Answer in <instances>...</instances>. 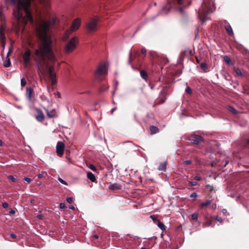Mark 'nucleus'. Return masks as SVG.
<instances>
[{
    "instance_id": "338daca9",
    "label": "nucleus",
    "mask_w": 249,
    "mask_h": 249,
    "mask_svg": "<svg viewBox=\"0 0 249 249\" xmlns=\"http://www.w3.org/2000/svg\"><path fill=\"white\" fill-rule=\"evenodd\" d=\"M196 61L197 63H199L200 62L199 60L197 58H196Z\"/></svg>"
},
{
    "instance_id": "e2e57ef3",
    "label": "nucleus",
    "mask_w": 249,
    "mask_h": 249,
    "mask_svg": "<svg viewBox=\"0 0 249 249\" xmlns=\"http://www.w3.org/2000/svg\"><path fill=\"white\" fill-rule=\"evenodd\" d=\"M2 144H3L2 141L1 140H0V146H2Z\"/></svg>"
},
{
    "instance_id": "c85d7f7f",
    "label": "nucleus",
    "mask_w": 249,
    "mask_h": 249,
    "mask_svg": "<svg viewBox=\"0 0 249 249\" xmlns=\"http://www.w3.org/2000/svg\"><path fill=\"white\" fill-rule=\"evenodd\" d=\"M40 2L44 4L45 6H48L49 5L48 0H39Z\"/></svg>"
},
{
    "instance_id": "0e129e2a",
    "label": "nucleus",
    "mask_w": 249,
    "mask_h": 249,
    "mask_svg": "<svg viewBox=\"0 0 249 249\" xmlns=\"http://www.w3.org/2000/svg\"><path fill=\"white\" fill-rule=\"evenodd\" d=\"M93 237H94L95 238L97 239V238H98V237H99V236H98V235H94V236H93Z\"/></svg>"
},
{
    "instance_id": "9b49d317",
    "label": "nucleus",
    "mask_w": 249,
    "mask_h": 249,
    "mask_svg": "<svg viewBox=\"0 0 249 249\" xmlns=\"http://www.w3.org/2000/svg\"><path fill=\"white\" fill-rule=\"evenodd\" d=\"M64 143L62 142H58L56 144V153L57 155L61 157L64 153Z\"/></svg>"
},
{
    "instance_id": "c756f323",
    "label": "nucleus",
    "mask_w": 249,
    "mask_h": 249,
    "mask_svg": "<svg viewBox=\"0 0 249 249\" xmlns=\"http://www.w3.org/2000/svg\"><path fill=\"white\" fill-rule=\"evenodd\" d=\"M20 82H21V86L22 87H24L26 84V81L24 78H22L21 79Z\"/></svg>"
},
{
    "instance_id": "dca6fc26",
    "label": "nucleus",
    "mask_w": 249,
    "mask_h": 249,
    "mask_svg": "<svg viewBox=\"0 0 249 249\" xmlns=\"http://www.w3.org/2000/svg\"><path fill=\"white\" fill-rule=\"evenodd\" d=\"M87 178L92 182H95L96 179L95 175L90 172L87 173Z\"/></svg>"
},
{
    "instance_id": "de8ad7c7",
    "label": "nucleus",
    "mask_w": 249,
    "mask_h": 249,
    "mask_svg": "<svg viewBox=\"0 0 249 249\" xmlns=\"http://www.w3.org/2000/svg\"><path fill=\"white\" fill-rule=\"evenodd\" d=\"M10 236L12 238H14V239H15V238H17V235H16V234H15V233H11L10 234Z\"/></svg>"
},
{
    "instance_id": "7c9ffc66",
    "label": "nucleus",
    "mask_w": 249,
    "mask_h": 249,
    "mask_svg": "<svg viewBox=\"0 0 249 249\" xmlns=\"http://www.w3.org/2000/svg\"><path fill=\"white\" fill-rule=\"evenodd\" d=\"M8 178L10 179L11 181H12L13 182H15L16 181V178L14 177L13 176H9Z\"/></svg>"
},
{
    "instance_id": "f704fd0d",
    "label": "nucleus",
    "mask_w": 249,
    "mask_h": 249,
    "mask_svg": "<svg viewBox=\"0 0 249 249\" xmlns=\"http://www.w3.org/2000/svg\"><path fill=\"white\" fill-rule=\"evenodd\" d=\"M67 201L69 204H71L73 202V199L71 197H68L67 198Z\"/></svg>"
},
{
    "instance_id": "b1692460",
    "label": "nucleus",
    "mask_w": 249,
    "mask_h": 249,
    "mask_svg": "<svg viewBox=\"0 0 249 249\" xmlns=\"http://www.w3.org/2000/svg\"><path fill=\"white\" fill-rule=\"evenodd\" d=\"M141 76L143 79L146 80L147 77V74L146 72L143 70H142L140 72Z\"/></svg>"
},
{
    "instance_id": "9d476101",
    "label": "nucleus",
    "mask_w": 249,
    "mask_h": 249,
    "mask_svg": "<svg viewBox=\"0 0 249 249\" xmlns=\"http://www.w3.org/2000/svg\"><path fill=\"white\" fill-rule=\"evenodd\" d=\"M190 141L192 143L198 145L201 142H203L204 139L199 135L194 134L191 135Z\"/></svg>"
},
{
    "instance_id": "37998d69",
    "label": "nucleus",
    "mask_w": 249,
    "mask_h": 249,
    "mask_svg": "<svg viewBox=\"0 0 249 249\" xmlns=\"http://www.w3.org/2000/svg\"><path fill=\"white\" fill-rule=\"evenodd\" d=\"M186 91L188 94H191L192 93V89L190 87H187L186 89Z\"/></svg>"
},
{
    "instance_id": "864d4df0",
    "label": "nucleus",
    "mask_w": 249,
    "mask_h": 249,
    "mask_svg": "<svg viewBox=\"0 0 249 249\" xmlns=\"http://www.w3.org/2000/svg\"><path fill=\"white\" fill-rule=\"evenodd\" d=\"M194 179L196 180H200L201 179V178L198 176H196L194 178Z\"/></svg>"
},
{
    "instance_id": "774afa93",
    "label": "nucleus",
    "mask_w": 249,
    "mask_h": 249,
    "mask_svg": "<svg viewBox=\"0 0 249 249\" xmlns=\"http://www.w3.org/2000/svg\"><path fill=\"white\" fill-rule=\"evenodd\" d=\"M141 249H146L145 248H142Z\"/></svg>"
},
{
    "instance_id": "a211bd4d",
    "label": "nucleus",
    "mask_w": 249,
    "mask_h": 249,
    "mask_svg": "<svg viewBox=\"0 0 249 249\" xmlns=\"http://www.w3.org/2000/svg\"><path fill=\"white\" fill-rule=\"evenodd\" d=\"M5 16L3 14V7H0V21L1 22L5 21Z\"/></svg>"
},
{
    "instance_id": "473e14b6",
    "label": "nucleus",
    "mask_w": 249,
    "mask_h": 249,
    "mask_svg": "<svg viewBox=\"0 0 249 249\" xmlns=\"http://www.w3.org/2000/svg\"><path fill=\"white\" fill-rule=\"evenodd\" d=\"M189 186H195L197 185V182L196 181H189Z\"/></svg>"
},
{
    "instance_id": "a19ab883",
    "label": "nucleus",
    "mask_w": 249,
    "mask_h": 249,
    "mask_svg": "<svg viewBox=\"0 0 249 249\" xmlns=\"http://www.w3.org/2000/svg\"><path fill=\"white\" fill-rule=\"evenodd\" d=\"M244 146L249 148V139L246 140Z\"/></svg>"
},
{
    "instance_id": "2f4dec72",
    "label": "nucleus",
    "mask_w": 249,
    "mask_h": 249,
    "mask_svg": "<svg viewBox=\"0 0 249 249\" xmlns=\"http://www.w3.org/2000/svg\"><path fill=\"white\" fill-rule=\"evenodd\" d=\"M55 77H56V76H54L53 77L50 78L51 79L52 85L55 84V83L56 82V80Z\"/></svg>"
},
{
    "instance_id": "4468645a",
    "label": "nucleus",
    "mask_w": 249,
    "mask_h": 249,
    "mask_svg": "<svg viewBox=\"0 0 249 249\" xmlns=\"http://www.w3.org/2000/svg\"><path fill=\"white\" fill-rule=\"evenodd\" d=\"M109 188L113 190H118L121 189V187L120 185L115 183L109 185Z\"/></svg>"
},
{
    "instance_id": "20e7f679",
    "label": "nucleus",
    "mask_w": 249,
    "mask_h": 249,
    "mask_svg": "<svg viewBox=\"0 0 249 249\" xmlns=\"http://www.w3.org/2000/svg\"><path fill=\"white\" fill-rule=\"evenodd\" d=\"M213 4L211 0H204L201 7L198 10V17L202 23L209 19L207 16L212 13L211 5Z\"/></svg>"
},
{
    "instance_id": "4d7b16f0",
    "label": "nucleus",
    "mask_w": 249,
    "mask_h": 249,
    "mask_svg": "<svg viewBox=\"0 0 249 249\" xmlns=\"http://www.w3.org/2000/svg\"><path fill=\"white\" fill-rule=\"evenodd\" d=\"M211 224V223L210 222H206L205 224V226H210Z\"/></svg>"
},
{
    "instance_id": "f03ea898",
    "label": "nucleus",
    "mask_w": 249,
    "mask_h": 249,
    "mask_svg": "<svg viewBox=\"0 0 249 249\" xmlns=\"http://www.w3.org/2000/svg\"><path fill=\"white\" fill-rule=\"evenodd\" d=\"M33 0H4L7 4L15 5L17 2L16 9L14 11V15L18 24L25 25L28 21L33 23L31 13V2Z\"/></svg>"
},
{
    "instance_id": "39448f33",
    "label": "nucleus",
    "mask_w": 249,
    "mask_h": 249,
    "mask_svg": "<svg viewBox=\"0 0 249 249\" xmlns=\"http://www.w3.org/2000/svg\"><path fill=\"white\" fill-rule=\"evenodd\" d=\"M80 25V20L79 18H76L73 21L71 29L67 30L63 37V40L66 41L69 38V36L73 31L77 30Z\"/></svg>"
},
{
    "instance_id": "13d9d810",
    "label": "nucleus",
    "mask_w": 249,
    "mask_h": 249,
    "mask_svg": "<svg viewBox=\"0 0 249 249\" xmlns=\"http://www.w3.org/2000/svg\"><path fill=\"white\" fill-rule=\"evenodd\" d=\"M37 177L38 178H42L43 177V175L42 174H39L38 175H37Z\"/></svg>"
},
{
    "instance_id": "1a4fd4ad",
    "label": "nucleus",
    "mask_w": 249,
    "mask_h": 249,
    "mask_svg": "<svg viewBox=\"0 0 249 249\" xmlns=\"http://www.w3.org/2000/svg\"><path fill=\"white\" fill-rule=\"evenodd\" d=\"M31 52L30 50L27 49L23 54L22 58L23 60V65L27 67L31 59Z\"/></svg>"
},
{
    "instance_id": "79ce46f5",
    "label": "nucleus",
    "mask_w": 249,
    "mask_h": 249,
    "mask_svg": "<svg viewBox=\"0 0 249 249\" xmlns=\"http://www.w3.org/2000/svg\"><path fill=\"white\" fill-rule=\"evenodd\" d=\"M215 219L217 221H218L220 223L222 222L223 221L222 218L218 216H216Z\"/></svg>"
},
{
    "instance_id": "6e6d98bb",
    "label": "nucleus",
    "mask_w": 249,
    "mask_h": 249,
    "mask_svg": "<svg viewBox=\"0 0 249 249\" xmlns=\"http://www.w3.org/2000/svg\"><path fill=\"white\" fill-rule=\"evenodd\" d=\"M146 50H145L144 48H143V49H142L141 50V53H145V52H146Z\"/></svg>"
},
{
    "instance_id": "2eb2a0df",
    "label": "nucleus",
    "mask_w": 249,
    "mask_h": 249,
    "mask_svg": "<svg viewBox=\"0 0 249 249\" xmlns=\"http://www.w3.org/2000/svg\"><path fill=\"white\" fill-rule=\"evenodd\" d=\"M149 130L150 131V133L151 134H156L159 131V129L156 126L151 125L149 127Z\"/></svg>"
},
{
    "instance_id": "0eeeda50",
    "label": "nucleus",
    "mask_w": 249,
    "mask_h": 249,
    "mask_svg": "<svg viewBox=\"0 0 249 249\" xmlns=\"http://www.w3.org/2000/svg\"><path fill=\"white\" fill-rule=\"evenodd\" d=\"M78 41V38L76 36L72 37L67 43L66 46L64 49V51L66 53H70L73 51L75 47L76 43Z\"/></svg>"
},
{
    "instance_id": "a18cd8bd",
    "label": "nucleus",
    "mask_w": 249,
    "mask_h": 249,
    "mask_svg": "<svg viewBox=\"0 0 249 249\" xmlns=\"http://www.w3.org/2000/svg\"><path fill=\"white\" fill-rule=\"evenodd\" d=\"M2 206L4 208H7L8 207V204L7 202H4L2 203Z\"/></svg>"
},
{
    "instance_id": "ddd939ff",
    "label": "nucleus",
    "mask_w": 249,
    "mask_h": 249,
    "mask_svg": "<svg viewBox=\"0 0 249 249\" xmlns=\"http://www.w3.org/2000/svg\"><path fill=\"white\" fill-rule=\"evenodd\" d=\"M32 89L31 87L26 88V96L30 101L32 100Z\"/></svg>"
},
{
    "instance_id": "f8f14e48",
    "label": "nucleus",
    "mask_w": 249,
    "mask_h": 249,
    "mask_svg": "<svg viewBox=\"0 0 249 249\" xmlns=\"http://www.w3.org/2000/svg\"><path fill=\"white\" fill-rule=\"evenodd\" d=\"M225 28L230 36H233L234 33L230 24L225 21Z\"/></svg>"
},
{
    "instance_id": "cd10ccee",
    "label": "nucleus",
    "mask_w": 249,
    "mask_h": 249,
    "mask_svg": "<svg viewBox=\"0 0 249 249\" xmlns=\"http://www.w3.org/2000/svg\"><path fill=\"white\" fill-rule=\"evenodd\" d=\"M198 216V214L197 213H193L191 215V218L193 220H196L197 219Z\"/></svg>"
},
{
    "instance_id": "5701e85b",
    "label": "nucleus",
    "mask_w": 249,
    "mask_h": 249,
    "mask_svg": "<svg viewBox=\"0 0 249 249\" xmlns=\"http://www.w3.org/2000/svg\"><path fill=\"white\" fill-rule=\"evenodd\" d=\"M228 109L229 111L232 112L234 114H236L237 113V110L231 106H228Z\"/></svg>"
},
{
    "instance_id": "f257e3e1",
    "label": "nucleus",
    "mask_w": 249,
    "mask_h": 249,
    "mask_svg": "<svg viewBox=\"0 0 249 249\" xmlns=\"http://www.w3.org/2000/svg\"><path fill=\"white\" fill-rule=\"evenodd\" d=\"M55 22L54 19L53 21L41 20L36 29L41 43L34 51V58L37 65L38 73L45 75L47 73L50 78L56 76L54 67L49 65V62L54 64L57 60L56 51L53 48V40L49 34L50 28Z\"/></svg>"
},
{
    "instance_id": "aec40b11",
    "label": "nucleus",
    "mask_w": 249,
    "mask_h": 249,
    "mask_svg": "<svg viewBox=\"0 0 249 249\" xmlns=\"http://www.w3.org/2000/svg\"><path fill=\"white\" fill-rule=\"evenodd\" d=\"M10 53V51H9L7 56V60L5 61V62H3V66L5 67H9L11 65V62L10 59L8 58V54Z\"/></svg>"
},
{
    "instance_id": "c03bdc74",
    "label": "nucleus",
    "mask_w": 249,
    "mask_h": 249,
    "mask_svg": "<svg viewBox=\"0 0 249 249\" xmlns=\"http://www.w3.org/2000/svg\"><path fill=\"white\" fill-rule=\"evenodd\" d=\"M66 207V205L64 203H61L60 204V208L61 209H65Z\"/></svg>"
},
{
    "instance_id": "bb28decb",
    "label": "nucleus",
    "mask_w": 249,
    "mask_h": 249,
    "mask_svg": "<svg viewBox=\"0 0 249 249\" xmlns=\"http://www.w3.org/2000/svg\"><path fill=\"white\" fill-rule=\"evenodd\" d=\"M234 70L237 74H238V75H240L241 76H242V73L239 68L235 67V68H234Z\"/></svg>"
},
{
    "instance_id": "ea45409f",
    "label": "nucleus",
    "mask_w": 249,
    "mask_h": 249,
    "mask_svg": "<svg viewBox=\"0 0 249 249\" xmlns=\"http://www.w3.org/2000/svg\"><path fill=\"white\" fill-rule=\"evenodd\" d=\"M89 168L92 171H95L96 170V167L92 164H90Z\"/></svg>"
},
{
    "instance_id": "603ef678",
    "label": "nucleus",
    "mask_w": 249,
    "mask_h": 249,
    "mask_svg": "<svg viewBox=\"0 0 249 249\" xmlns=\"http://www.w3.org/2000/svg\"><path fill=\"white\" fill-rule=\"evenodd\" d=\"M108 88V87H107V88H103V87H101L100 88V91H105L106 90H107Z\"/></svg>"
},
{
    "instance_id": "4be33fe9",
    "label": "nucleus",
    "mask_w": 249,
    "mask_h": 249,
    "mask_svg": "<svg viewBox=\"0 0 249 249\" xmlns=\"http://www.w3.org/2000/svg\"><path fill=\"white\" fill-rule=\"evenodd\" d=\"M200 66L201 68L202 69L203 72H206L207 71V70L208 69V66L206 63H201L200 64Z\"/></svg>"
},
{
    "instance_id": "72a5a7b5",
    "label": "nucleus",
    "mask_w": 249,
    "mask_h": 249,
    "mask_svg": "<svg viewBox=\"0 0 249 249\" xmlns=\"http://www.w3.org/2000/svg\"><path fill=\"white\" fill-rule=\"evenodd\" d=\"M197 196V194L196 192L193 193L190 195V197L191 198H196Z\"/></svg>"
},
{
    "instance_id": "7ed1b4c3",
    "label": "nucleus",
    "mask_w": 249,
    "mask_h": 249,
    "mask_svg": "<svg viewBox=\"0 0 249 249\" xmlns=\"http://www.w3.org/2000/svg\"><path fill=\"white\" fill-rule=\"evenodd\" d=\"M167 5L163 7L158 15L167 14L170 8L174 9L181 15L185 14L184 9L191 5L192 0H167Z\"/></svg>"
},
{
    "instance_id": "052dcab7",
    "label": "nucleus",
    "mask_w": 249,
    "mask_h": 249,
    "mask_svg": "<svg viewBox=\"0 0 249 249\" xmlns=\"http://www.w3.org/2000/svg\"><path fill=\"white\" fill-rule=\"evenodd\" d=\"M116 109V107H113L111 109V114L113 113V112Z\"/></svg>"
},
{
    "instance_id": "5fc2aeb1",
    "label": "nucleus",
    "mask_w": 249,
    "mask_h": 249,
    "mask_svg": "<svg viewBox=\"0 0 249 249\" xmlns=\"http://www.w3.org/2000/svg\"><path fill=\"white\" fill-rule=\"evenodd\" d=\"M216 208V204L215 203L213 204L212 205V208L213 210H215Z\"/></svg>"
},
{
    "instance_id": "393cba45",
    "label": "nucleus",
    "mask_w": 249,
    "mask_h": 249,
    "mask_svg": "<svg viewBox=\"0 0 249 249\" xmlns=\"http://www.w3.org/2000/svg\"><path fill=\"white\" fill-rule=\"evenodd\" d=\"M158 226L160 228L162 231L165 230V226L162 222L159 221L158 223Z\"/></svg>"
},
{
    "instance_id": "69168bd1",
    "label": "nucleus",
    "mask_w": 249,
    "mask_h": 249,
    "mask_svg": "<svg viewBox=\"0 0 249 249\" xmlns=\"http://www.w3.org/2000/svg\"><path fill=\"white\" fill-rule=\"evenodd\" d=\"M37 217H38V218H39V219H41V218H42V216H41V215H38V216H37Z\"/></svg>"
},
{
    "instance_id": "49530a36",
    "label": "nucleus",
    "mask_w": 249,
    "mask_h": 249,
    "mask_svg": "<svg viewBox=\"0 0 249 249\" xmlns=\"http://www.w3.org/2000/svg\"><path fill=\"white\" fill-rule=\"evenodd\" d=\"M165 99H166V98H165V97H162V98H161L160 100V101H159V104H161V103H163V102H164V101L165 100Z\"/></svg>"
},
{
    "instance_id": "412c9836",
    "label": "nucleus",
    "mask_w": 249,
    "mask_h": 249,
    "mask_svg": "<svg viewBox=\"0 0 249 249\" xmlns=\"http://www.w3.org/2000/svg\"><path fill=\"white\" fill-rule=\"evenodd\" d=\"M211 200L210 199H208L206 200V202H203L201 203L199 205V207L202 208L204 207L208 206L210 205L211 204Z\"/></svg>"
},
{
    "instance_id": "f3484780",
    "label": "nucleus",
    "mask_w": 249,
    "mask_h": 249,
    "mask_svg": "<svg viewBox=\"0 0 249 249\" xmlns=\"http://www.w3.org/2000/svg\"><path fill=\"white\" fill-rule=\"evenodd\" d=\"M166 163L165 162L160 163L158 166V169L159 171H165L166 169Z\"/></svg>"
},
{
    "instance_id": "423d86ee",
    "label": "nucleus",
    "mask_w": 249,
    "mask_h": 249,
    "mask_svg": "<svg viewBox=\"0 0 249 249\" xmlns=\"http://www.w3.org/2000/svg\"><path fill=\"white\" fill-rule=\"evenodd\" d=\"M107 73V68L106 64L102 62L98 67L95 73V77L99 80H101V76Z\"/></svg>"
},
{
    "instance_id": "680f3d73",
    "label": "nucleus",
    "mask_w": 249,
    "mask_h": 249,
    "mask_svg": "<svg viewBox=\"0 0 249 249\" xmlns=\"http://www.w3.org/2000/svg\"><path fill=\"white\" fill-rule=\"evenodd\" d=\"M222 212L223 213H227V210L225 209H223L222 210Z\"/></svg>"
},
{
    "instance_id": "4c0bfd02",
    "label": "nucleus",
    "mask_w": 249,
    "mask_h": 249,
    "mask_svg": "<svg viewBox=\"0 0 249 249\" xmlns=\"http://www.w3.org/2000/svg\"><path fill=\"white\" fill-rule=\"evenodd\" d=\"M222 162L223 163L222 165L224 167H226L227 165L229 163V161L227 160H223Z\"/></svg>"
},
{
    "instance_id": "6ab92c4d",
    "label": "nucleus",
    "mask_w": 249,
    "mask_h": 249,
    "mask_svg": "<svg viewBox=\"0 0 249 249\" xmlns=\"http://www.w3.org/2000/svg\"><path fill=\"white\" fill-rule=\"evenodd\" d=\"M44 118L43 113L41 111L38 113V115L36 116V120L39 122H42Z\"/></svg>"
},
{
    "instance_id": "a878e982",
    "label": "nucleus",
    "mask_w": 249,
    "mask_h": 249,
    "mask_svg": "<svg viewBox=\"0 0 249 249\" xmlns=\"http://www.w3.org/2000/svg\"><path fill=\"white\" fill-rule=\"evenodd\" d=\"M224 60L228 64H230L231 62L230 58L228 56H225L224 57Z\"/></svg>"
},
{
    "instance_id": "09e8293b",
    "label": "nucleus",
    "mask_w": 249,
    "mask_h": 249,
    "mask_svg": "<svg viewBox=\"0 0 249 249\" xmlns=\"http://www.w3.org/2000/svg\"><path fill=\"white\" fill-rule=\"evenodd\" d=\"M131 55H132V53H131V52L130 51L129 52V60H128V63L129 64H131Z\"/></svg>"
},
{
    "instance_id": "bf43d9fd",
    "label": "nucleus",
    "mask_w": 249,
    "mask_h": 249,
    "mask_svg": "<svg viewBox=\"0 0 249 249\" xmlns=\"http://www.w3.org/2000/svg\"><path fill=\"white\" fill-rule=\"evenodd\" d=\"M69 208H70V209H71V210H75V207H74V206H72V205L70 206V207H69Z\"/></svg>"
},
{
    "instance_id": "3c124183",
    "label": "nucleus",
    "mask_w": 249,
    "mask_h": 249,
    "mask_svg": "<svg viewBox=\"0 0 249 249\" xmlns=\"http://www.w3.org/2000/svg\"><path fill=\"white\" fill-rule=\"evenodd\" d=\"M9 213L12 214H14L16 213V212L14 210L11 209L9 210Z\"/></svg>"
},
{
    "instance_id": "e433bc0d",
    "label": "nucleus",
    "mask_w": 249,
    "mask_h": 249,
    "mask_svg": "<svg viewBox=\"0 0 249 249\" xmlns=\"http://www.w3.org/2000/svg\"><path fill=\"white\" fill-rule=\"evenodd\" d=\"M23 179L27 181L28 183H30L32 181V179L28 177H24Z\"/></svg>"
},
{
    "instance_id": "6e6552de",
    "label": "nucleus",
    "mask_w": 249,
    "mask_h": 249,
    "mask_svg": "<svg viewBox=\"0 0 249 249\" xmlns=\"http://www.w3.org/2000/svg\"><path fill=\"white\" fill-rule=\"evenodd\" d=\"M98 21L96 19L91 18L87 24V30L89 32H94L97 30Z\"/></svg>"
},
{
    "instance_id": "8fccbe9b",
    "label": "nucleus",
    "mask_w": 249,
    "mask_h": 249,
    "mask_svg": "<svg viewBox=\"0 0 249 249\" xmlns=\"http://www.w3.org/2000/svg\"><path fill=\"white\" fill-rule=\"evenodd\" d=\"M47 115H48V116L49 117H50V118H52V117H53L54 116V115L53 114V113L52 114H50L49 112V111H47Z\"/></svg>"
},
{
    "instance_id": "c9c22d12",
    "label": "nucleus",
    "mask_w": 249,
    "mask_h": 249,
    "mask_svg": "<svg viewBox=\"0 0 249 249\" xmlns=\"http://www.w3.org/2000/svg\"><path fill=\"white\" fill-rule=\"evenodd\" d=\"M58 180L62 184H64V185H67V183L66 181L64 180L63 179H62L61 178H58Z\"/></svg>"
},
{
    "instance_id": "58836bf2",
    "label": "nucleus",
    "mask_w": 249,
    "mask_h": 249,
    "mask_svg": "<svg viewBox=\"0 0 249 249\" xmlns=\"http://www.w3.org/2000/svg\"><path fill=\"white\" fill-rule=\"evenodd\" d=\"M192 161L191 160H186L183 161V163L186 165H189L192 163Z\"/></svg>"
}]
</instances>
